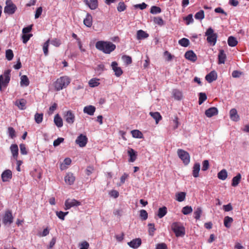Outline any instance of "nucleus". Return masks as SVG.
Wrapping results in <instances>:
<instances>
[{
  "label": "nucleus",
  "instance_id": "obj_1",
  "mask_svg": "<svg viewBox=\"0 0 249 249\" xmlns=\"http://www.w3.org/2000/svg\"><path fill=\"white\" fill-rule=\"evenodd\" d=\"M96 48L105 53L109 54L116 48V45L111 42L98 41L96 43Z\"/></svg>",
  "mask_w": 249,
  "mask_h": 249
},
{
  "label": "nucleus",
  "instance_id": "obj_2",
  "mask_svg": "<svg viewBox=\"0 0 249 249\" xmlns=\"http://www.w3.org/2000/svg\"><path fill=\"white\" fill-rule=\"evenodd\" d=\"M71 78L68 76H63L57 78L54 83V87L55 90L59 91L67 88L70 84Z\"/></svg>",
  "mask_w": 249,
  "mask_h": 249
},
{
  "label": "nucleus",
  "instance_id": "obj_3",
  "mask_svg": "<svg viewBox=\"0 0 249 249\" xmlns=\"http://www.w3.org/2000/svg\"><path fill=\"white\" fill-rule=\"evenodd\" d=\"M171 229L177 237H182L185 235V228L180 222L173 223L171 225Z\"/></svg>",
  "mask_w": 249,
  "mask_h": 249
},
{
  "label": "nucleus",
  "instance_id": "obj_4",
  "mask_svg": "<svg viewBox=\"0 0 249 249\" xmlns=\"http://www.w3.org/2000/svg\"><path fill=\"white\" fill-rule=\"evenodd\" d=\"M10 70L4 71L3 74L0 75V90L2 91V87L5 88L8 86L10 80Z\"/></svg>",
  "mask_w": 249,
  "mask_h": 249
},
{
  "label": "nucleus",
  "instance_id": "obj_5",
  "mask_svg": "<svg viewBox=\"0 0 249 249\" xmlns=\"http://www.w3.org/2000/svg\"><path fill=\"white\" fill-rule=\"evenodd\" d=\"M205 36H207V41L211 45L214 46L217 40V35L214 33L213 30L211 28H209L205 32Z\"/></svg>",
  "mask_w": 249,
  "mask_h": 249
},
{
  "label": "nucleus",
  "instance_id": "obj_6",
  "mask_svg": "<svg viewBox=\"0 0 249 249\" xmlns=\"http://www.w3.org/2000/svg\"><path fill=\"white\" fill-rule=\"evenodd\" d=\"M17 7L13 3L11 0H6V6L4 8V12L9 15H12L15 13Z\"/></svg>",
  "mask_w": 249,
  "mask_h": 249
},
{
  "label": "nucleus",
  "instance_id": "obj_7",
  "mask_svg": "<svg viewBox=\"0 0 249 249\" xmlns=\"http://www.w3.org/2000/svg\"><path fill=\"white\" fill-rule=\"evenodd\" d=\"M179 158L183 161L185 164H188L190 162V155L189 153L184 150L178 149L177 151Z\"/></svg>",
  "mask_w": 249,
  "mask_h": 249
},
{
  "label": "nucleus",
  "instance_id": "obj_8",
  "mask_svg": "<svg viewBox=\"0 0 249 249\" xmlns=\"http://www.w3.org/2000/svg\"><path fill=\"white\" fill-rule=\"evenodd\" d=\"M14 217L11 211L8 210L5 212L2 218V222L5 225H10L13 222Z\"/></svg>",
  "mask_w": 249,
  "mask_h": 249
},
{
  "label": "nucleus",
  "instance_id": "obj_9",
  "mask_svg": "<svg viewBox=\"0 0 249 249\" xmlns=\"http://www.w3.org/2000/svg\"><path fill=\"white\" fill-rule=\"evenodd\" d=\"M64 118L66 122L69 124H72L75 121L74 114L71 110L64 113Z\"/></svg>",
  "mask_w": 249,
  "mask_h": 249
},
{
  "label": "nucleus",
  "instance_id": "obj_10",
  "mask_svg": "<svg viewBox=\"0 0 249 249\" xmlns=\"http://www.w3.org/2000/svg\"><path fill=\"white\" fill-rule=\"evenodd\" d=\"M81 205V202L77 201L76 199H68L65 201V209L68 210L72 207L78 206H80Z\"/></svg>",
  "mask_w": 249,
  "mask_h": 249
},
{
  "label": "nucleus",
  "instance_id": "obj_11",
  "mask_svg": "<svg viewBox=\"0 0 249 249\" xmlns=\"http://www.w3.org/2000/svg\"><path fill=\"white\" fill-rule=\"evenodd\" d=\"M88 142V138L86 136L80 134L76 139L75 142L80 147H83L86 146Z\"/></svg>",
  "mask_w": 249,
  "mask_h": 249
},
{
  "label": "nucleus",
  "instance_id": "obj_12",
  "mask_svg": "<svg viewBox=\"0 0 249 249\" xmlns=\"http://www.w3.org/2000/svg\"><path fill=\"white\" fill-rule=\"evenodd\" d=\"M118 63L116 61H113L111 63V67L115 72V75L117 77H120L123 74V71L121 67L118 66Z\"/></svg>",
  "mask_w": 249,
  "mask_h": 249
},
{
  "label": "nucleus",
  "instance_id": "obj_13",
  "mask_svg": "<svg viewBox=\"0 0 249 249\" xmlns=\"http://www.w3.org/2000/svg\"><path fill=\"white\" fill-rule=\"evenodd\" d=\"M12 178V173L10 170H6L1 174V179L3 182L8 181Z\"/></svg>",
  "mask_w": 249,
  "mask_h": 249
},
{
  "label": "nucleus",
  "instance_id": "obj_14",
  "mask_svg": "<svg viewBox=\"0 0 249 249\" xmlns=\"http://www.w3.org/2000/svg\"><path fill=\"white\" fill-rule=\"evenodd\" d=\"M184 56L186 59L195 62L197 60V56L193 51H188L185 53Z\"/></svg>",
  "mask_w": 249,
  "mask_h": 249
},
{
  "label": "nucleus",
  "instance_id": "obj_15",
  "mask_svg": "<svg viewBox=\"0 0 249 249\" xmlns=\"http://www.w3.org/2000/svg\"><path fill=\"white\" fill-rule=\"evenodd\" d=\"M230 117L231 120L234 122H237L240 120V117L237 113V111L235 108H232L230 111Z\"/></svg>",
  "mask_w": 249,
  "mask_h": 249
},
{
  "label": "nucleus",
  "instance_id": "obj_16",
  "mask_svg": "<svg viewBox=\"0 0 249 249\" xmlns=\"http://www.w3.org/2000/svg\"><path fill=\"white\" fill-rule=\"evenodd\" d=\"M217 77V73L214 71H213L206 75L205 79L209 83H210L213 81L216 80Z\"/></svg>",
  "mask_w": 249,
  "mask_h": 249
},
{
  "label": "nucleus",
  "instance_id": "obj_17",
  "mask_svg": "<svg viewBox=\"0 0 249 249\" xmlns=\"http://www.w3.org/2000/svg\"><path fill=\"white\" fill-rule=\"evenodd\" d=\"M205 114L207 117L210 118L218 114V110L216 107H212L205 111Z\"/></svg>",
  "mask_w": 249,
  "mask_h": 249
},
{
  "label": "nucleus",
  "instance_id": "obj_18",
  "mask_svg": "<svg viewBox=\"0 0 249 249\" xmlns=\"http://www.w3.org/2000/svg\"><path fill=\"white\" fill-rule=\"evenodd\" d=\"M142 244L141 239L139 238L133 239L128 243V245L132 248L137 249Z\"/></svg>",
  "mask_w": 249,
  "mask_h": 249
},
{
  "label": "nucleus",
  "instance_id": "obj_19",
  "mask_svg": "<svg viewBox=\"0 0 249 249\" xmlns=\"http://www.w3.org/2000/svg\"><path fill=\"white\" fill-rule=\"evenodd\" d=\"M84 1L91 10H95L98 7L97 0H84Z\"/></svg>",
  "mask_w": 249,
  "mask_h": 249
},
{
  "label": "nucleus",
  "instance_id": "obj_20",
  "mask_svg": "<svg viewBox=\"0 0 249 249\" xmlns=\"http://www.w3.org/2000/svg\"><path fill=\"white\" fill-rule=\"evenodd\" d=\"M83 23L88 27H91L92 25V17L90 14H87L86 18L84 19Z\"/></svg>",
  "mask_w": 249,
  "mask_h": 249
},
{
  "label": "nucleus",
  "instance_id": "obj_21",
  "mask_svg": "<svg viewBox=\"0 0 249 249\" xmlns=\"http://www.w3.org/2000/svg\"><path fill=\"white\" fill-rule=\"evenodd\" d=\"M226 54L225 53V52L223 50H220L218 55V63L219 64H224L226 59Z\"/></svg>",
  "mask_w": 249,
  "mask_h": 249
},
{
  "label": "nucleus",
  "instance_id": "obj_22",
  "mask_svg": "<svg viewBox=\"0 0 249 249\" xmlns=\"http://www.w3.org/2000/svg\"><path fill=\"white\" fill-rule=\"evenodd\" d=\"M95 107L89 105L85 107L84 108L83 111L84 113L88 114L89 115H93L95 111Z\"/></svg>",
  "mask_w": 249,
  "mask_h": 249
},
{
  "label": "nucleus",
  "instance_id": "obj_23",
  "mask_svg": "<svg viewBox=\"0 0 249 249\" xmlns=\"http://www.w3.org/2000/svg\"><path fill=\"white\" fill-rule=\"evenodd\" d=\"M127 153L130 157L129 161L134 162L135 161L137 157V152L132 148H130L128 150Z\"/></svg>",
  "mask_w": 249,
  "mask_h": 249
},
{
  "label": "nucleus",
  "instance_id": "obj_24",
  "mask_svg": "<svg viewBox=\"0 0 249 249\" xmlns=\"http://www.w3.org/2000/svg\"><path fill=\"white\" fill-rule=\"evenodd\" d=\"M75 180V177L72 173H68L65 177V181L66 183L71 185Z\"/></svg>",
  "mask_w": 249,
  "mask_h": 249
},
{
  "label": "nucleus",
  "instance_id": "obj_25",
  "mask_svg": "<svg viewBox=\"0 0 249 249\" xmlns=\"http://www.w3.org/2000/svg\"><path fill=\"white\" fill-rule=\"evenodd\" d=\"M15 105L17 106L19 109L23 110L25 108L26 101L24 99H20L16 101Z\"/></svg>",
  "mask_w": 249,
  "mask_h": 249
},
{
  "label": "nucleus",
  "instance_id": "obj_26",
  "mask_svg": "<svg viewBox=\"0 0 249 249\" xmlns=\"http://www.w3.org/2000/svg\"><path fill=\"white\" fill-rule=\"evenodd\" d=\"M10 150L14 159L17 160L18 154V145L16 144H12L10 146Z\"/></svg>",
  "mask_w": 249,
  "mask_h": 249
},
{
  "label": "nucleus",
  "instance_id": "obj_27",
  "mask_svg": "<svg viewBox=\"0 0 249 249\" xmlns=\"http://www.w3.org/2000/svg\"><path fill=\"white\" fill-rule=\"evenodd\" d=\"M149 36V35L142 30H138L137 32V38L138 40L145 39Z\"/></svg>",
  "mask_w": 249,
  "mask_h": 249
},
{
  "label": "nucleus",
  "instance_id": "obj_28",
  "mask_svg": "<svg viewBox=\"0 0 249 249\" xmlns=\"http://www.w3.org/2000/svg\"><path fill=\"white\" fill-rule=\"evenodd\" d=\"M172 94L174 98L177 100H180L183 98L182 92L178 89H174L173 90Z\"/></svg>",
  "mask_w": 249,
  "mask_h": 249
},
{
  "label": "nucleus",
  "instance_id": "obj_29",
  "mask_svg": "<svg viewBox=\"0 0 249 249\" xmlns=\"http://www.w3.org/2000/svg\"><path fill=\"white\" fill-rule=\"evenodd\" d=\"M241 179V175L238 173L235 177H233L232 179L231 185L233 187L237 186Z\"/></svg>",
  "mask_w": 249,
  "mask_h": 249
},
{
  "label": "nucleus",
  "instance_id": "obj_30",
  "mask_svg": "<svg viewBox=\"0 0 249 249\" xmlns=\"http://www.w3.org/2000/svg\"><path fill=\"white\" fill-rule=\"evenodd\" d=\"M54 123L58 127H61L63 126L62 119L58 114L55 115L54 117Z\"/></svg>",
  "mask_w": 249,
  "mask_h": 249
},
{
  "label": "nucleus",
  "instance_id": "obj_31",
  "mask_svg": "<svg viewBox=\"0 0 249 249\" xmlns=\"http://www.w3.org/2000/svg\"><path fill=\"white\" fill-rule=\"evenodd\" d=\"M200 171V164L198 163H196L193 167V176L195 178H197L199 176V172Z\"/></svg>",
  "mask_w": 249,
  "mask_h": 249
},
{
  "label": "nucleus",
  "instance_id": "obj_32",
  "mask_svg": "<svg viewBox=\"0 0 249 249\" xmlns=\"http://www.w3.org/2000/svg\"><path fill=\"white\" fill-rule=\"evenodd\" d=\"M167 213V208L165 206H163L159 209L157 215L160 218H161L166 214Z\"/></svg>",
  "mask_w": 249,
  "mask_h": 249
},
{
  "label": "nucleus",
  "instance_id": "obj_33",
  "mask_svg": "<svg viewBox=\"0 0 249 249\" xmlns=\"http://www.w3.org/2000/svg\"><path fill=\"white\" fill-rule=\"evenodd\" d=\"M149 114L153 118H154L157 124H158L159 122L162 119L161 116L160 115V113L158 112H150L149 113Z\"/></svg>",
  "mask_w": 249,
  "mask_h": 249
},
{
  "label": "nucleus",
  "instance_id": "obj_34",
  "mask_svg": "<svg viewBox=\"0 0 249 249\" xmlns=\"http://www.w3.org/2000/svg\"><path fill=\"white\" fill-rule=\"evenodd\" d=\"M238 41L236 38L232 36H230L228 39V44L231 47H235L237 45Z\"/></svg>",
  "mask_w": 249,
  "mask_h": 249
},
{
  "label": "nucleus",
  "instance_id": "obj_35",
  "mask_svg": "<svg viewBox=\"0 0 249 249\" xmlns=\"http://www.w3.org/2000/svg\"><path fill=\"white\" fill-rule=\"evenodd\" d=\"M186 193L179 192L176 194V200L178 202H182L185 199Z\"/></svg>",
  "mask_w": 249,
  "mask_h": 249
},
{
  "label": "nucleus",
  "instance_id": "obj_36",
  "mask_svg": "<svg viewBox=\"0 0 249 249\" xmlns=\"http://www.w3.org/2000/svg\"><path fill=\"white\" fill-rule=\"evenodd\" d=\"M217 177L220 179L225 180L227 178V171L225 169L222 170L218 173Z\"/></svg>",
  "mask_w": 249,
  "mask_h": 249
},
{
  "label": "nucleus",
  "instance_id": "obj_37",
  "mask_svg": "<svg viewBox=\"0 0 249 249\" xmlns=\"http://www.w3.org/2000/svg\"><path fill=\"white\" fill-rule=\"evenodd\" d=\"M202 213V210L201 207H197L194 213V218L196 220H199Z\"/></svg>",
  "mask_w": 249,
  "mask_h": 249
},
{
  "label": "nucleus",
  "instance_id": "obj_38",
  "mask_svg": "<svg viewBox=\"0 0 249 249\" xmlns=\"http://www.w3.org/2000/svg\"><path fill=\"white\" fill-rule=\"evenodd\" d=\"M232 222L233 219L232 217L228 216L225 217L224 219V224L226 228H230L231 227V224Z\"/></svg>",
  "mask_w": 249,
  "mask_h": 249
},
{
  "label": "nucleus",
  "instance_id": "obj_39",
  "mask_svg": "<svg viewBox=\"0 0 249 249\" xmlns=\"http://www.w3.org/2000/svg\"><path fill=\"white\" fill-rule=\"evenodd\" d=\"M131 133L133 137L135 138H142L143 137L142 133L139 130L135 129L131 131Z\"/></svg>",
  "mask_w": 249,
  "mask_h": 249
},
{
  "label": "nucleus",
  "instance_id": "obj_40",
  "mask_svg": "<svg viewBox=\"0 0 249 249\" xmlns=\"http://www.w3.org/2000/svg\"><path fill=\"white\" fill-rule=\"evenodd\" d=\"M99 79L96 78H92L89 82V85L90 87H95L99 85Z\"/></svg>",
  "mask_w": 249,
  "mask_h": 249
},
{
  "label": "nucleus",
  "instance_id": "obj_41",
  "mask_svg": "<svg viewBox=\"0 0 249 249\" xmlns=\"http://www.w3.org/2000/svg\"><path fill=\"white\" fill-rule=\"evenodd\" d=\"M5 57L8 61L12 60L14 57L13 51L11 49L7 50L5 52Z\"/></svg>",
  "mask_w": 249,
  "mask_h": 249
},
{
  "label": "nucleus",
  "instance_id": "obj_42",
  "mask_svg": "<svg viewBox=\"0 0 249 249\" xmlns=\"http://www.w3.org/2000/svg\"><path fill=\"white\" fill-rule=\"evenodd\" d=\"M181 212L184 214L187 215L193 212V209L191 206H186L182 208Z\"/></svg>",
  "mask_w": 249,
  "mask_h": 249
},
{
  "label": "nucleus",
  "instance_id": "obj_43",
  "mask_svg": "<svg viewBox=\"0 0 249 249\" xmlns=\"http://www.w3.org/2000/svg\"><path fill=\"white\" fill-rule=\"evenodd\" d=\"M29 84V81L28 78L26 75H22L21 77L20 85L21 86H27Z\"/></svg>",
  "mask_w": 249,
  "mask_h": 249
},
{
  "label": "nucleus",
  "instance_id": "obj_44",
  "mask_svg": "<svg viewBox=\"0 0 249 249\" xmlns=\"http://www.w3.org/2000/svg\"><path fill=\"white\" fill-rule=\"evenodd\" d=\"M204 16L205 15L204 11L201 10L195 14V18L196 19L202 20L204 18Z\"/></svg>",
  "mask_w": 249,
  "mask_h": 249
},
{
  "label": "nucleus",
  "instance_id": "obj_45",
  "mask_svg": "<svg viewBox=\"0 0 249 249\" xmlns=\"http://www.w3.org/2000/svg\"><path fill=\"white\" fill-rule=\"evenodd\" d=\"M189 40L186 38H182L178 41V43L183 47H187L189 45Z\"/></svg>",
  "mask_w": 249,
  "mask_h": 249
},
{
  "label": "nucleus",
  "instance_id": "obj_46",
  "mask_svg": "<svg viewBox=\"0 0 249 249\" xmlns=\"http://www.w3.org/2000/svg\"><path fill=\"white\" fill-rule=\"evenodd\" d=\"M43 113H36L35 115V120L37 124H40L42 122L43 120Z\"/></svg>",
  "mask_w": 249,
  "mask_h": 249
},
{
  "label": "nucleus",
  "instance_id": "obj_47",
  "mask_svg": "<svg viewBox=\"0 0 249 249\" xmlns=\"http://www.w3.org/2000/svg\"><path fill=\"white\" fill-rule=\"evenodd\" d=\"M148 226L149 227V229H148L149 234L150 236H153L154 234V232L156 231L154 224L149 223L148 224Z\"/></svg>",
  "mask_w": 249,
  "mask_h": 249
},
{
  "label": "nucleus",
  "instance_id": "obj_48",
  "mask_svg": "<svg viewBox=\"0 0 249 249\" xmlns=\"http://www.w3.org/2000/svg\"><path fill=\"white\" fill-rule=\"evenodd\" d=\"M207 99V96L205 93L200 92L199 94V105L202 104Z\"/></svg>",
  "mask_w": 249,
  "mask_h": 249
},
{
  "label": "nucleus",
  "instance_id": "obj_49",
  "mask_svg": "<svg viewBox=\"0 0 249 249\" xmlns=\"http://www.w3.org/2000/svg\"><path fill=\"white\" fill-rule=\"evenodd\" d=\"M161 11L160 8L156 6H152L150 9V13L153 14L160 13Z\"/></svg>",
  "mask_w": 249,
  "mask_h": 249
},
{
  "label": "nucleus",
  "instance_id": "obj_50",
  "mask_svg": "<svg viewBox=\"0 0 249 249\" xmlns=\"http://www.w3.org/2000/svg\"><path fill=\"white\" fill-rule=\"evenodd\" d=\"M50 39L47 40L43 45V50L45 55H47L48 54V47L49 45Z\"/></svg>",
  "mask_w": 249,
  "mask_h": 249
},
{
  "label": "nucleus",
  "instance_id": "obj_51",
  "mask_svg": "<svg viewBox=\"0 0 249 249\" xmlns=\"http://www.w3.org/2000/svg\"><path fill=\"white\" fill-rule=\"evenodd\" d=\"M8 132L9 136L11 139H14L16 137V131L13 127H9L8 128Z\"/></svg>",
  "mask_w": 249,
  "mask_h": 249
},
{
  "label": "nucleus",
  "instance_id": "obj_52",
  "mask_svg": "<svg viewBox=\"0 0 249 249\" xmlns=\"http://www.w3.org/2000/svg\"><path fill=\"white\" fill-rule=\"evenodd\" d=\"M69 213L68 212H63L62 211H59V212H56V215L58 216V217L61 219V220H64L65 216L68 214Z\"/></svg>",
  "mask_w": 249,
  "mask_h": 249
},
{
  "label": "nucleus",
  "instance_id": "obj_53",
  "mask_svg": "<svg viewBox=\"0 0 249 249\" xmlns=\"http://www.w3.org/2000/svg\"><path fill=\"white\" fill-rule=\"evenodd\" d=\"M126 8V6L123 1L120 2L117 7V10L120 12L124 11Z\"/></svg>",
  "mask_w": 249,
  "mask_h": 249
},
{
  "label": "nucleus",
  "instance_id": "obj_54",
  "mask_svg": "<svg viewBox=\"0 0 249 249\" xmlns=\"http://www.w3.org/2000/svg\"><path fill=\"white\" fill-rule=\"evenodd\" d=\"M140 216L142 220H145L148 218V213L144 210H141L140 211Z\"/></svg>",
  "mask_w": 249,
  "mask_h": 249
},
{
  "label": "nucleus",
  "instance_id": "obj_55",
  "mask_svg": "<svg viewBox=\"0 0 249 249\" xmlns=\"http://www.w3.org/2000/svg\"><path fill=\"white\" fill-rule=\"evenodd\" d=\"M122 59L126 65H129L132 63V58L128 55H123Z\"/></svg>",
  "mask_w": 249,
  "mask_h": 249
},
{
  "label": "nucleus",
  "instance_id": "obj_56",
  "mask_svg": "<svg viewBox=\"0 0 249 249\" xmlns=\"http://www.w3.org/2000/svg\"><path fill=\"white\" fill-rule=\"evenodd\" d=\"M154 22L155 23L159 25L162 26L164 24V21L162 18L160 17H156L154 18Z\"/></svg>",
  "mask_w": 249,
  "mask_h": 249
},
{
  "label": "nucleus",
  "instance_id": "obj_57",
  "mask_svg": "<svg viewBox=\"0 0 249 249\" xmlns=\"http://www.w3.org/2000/svg\"><path fill=\"white\" fill-rule=\"evenodd\" d=\"M51 44L55 47H58L61 44V41L57 38H54L51 41Z\"/></svg>",
  "mask_w": 249,
  "mask_h": 249
},
{
  "label": "nucleus",
  "instance_id": "obj_58",
  "mask_svg": "<svg viewBox=\"0 0 249 249\" xmlns=\"http://www.w3.org/2000/svg\"><path fill=\"white\" fill-rule=\"evenodd\" d=\"M184 20H186L187 25H189L190 23L193 22L194 19L193 18L192 14L188 15L184 18Z\"/></svg>",
  "mask_w": 249,
  "mask_h": 249
},
{
  "label": "nucleus",
  "instance_id": "obj_59",
  "mask_svg": "<svg viewBox=\"0 0 249 249\" xmlns=\"http://www.w3.org/2000/svg\"><path fill=\"white\" fill-rule=\"evenodd\" d=\"M33 36L32 34H24L22 36V41L24 43H26L30 39V37Z\"/></svg>",
  "mask_w": 249,
  "mask_h": 249
},
{
  "label": "nucleus",
  "instance_id": "obj_60",
  "mask_svg": "<svg viewBox=\"0 0 249 249\" xmlns=\"http://www.w3.org/2000/svg\"><path fill=\"white\" fill-rule=\"evenodd\" d=\"M20 153L22 155H26L27 154V151L26 150L25 144L21 143L19 145Z\"/></svg>",
  "mask_w": 249,
  "mask_h": 249
},
{
  "label": "nucleus",
  "instance_id": "obj_61",
  "mask_svg": "<svg viewBox=\"0 0 249 249\" xmlns=\"http://www.w3.org/2000/svg\"><path fill=\"white\" fill-rule=\"evenodd\" d=\"M209 167V163L208 160H205L202 163V170L206 171Z\"/></svg>",
  "mask_w": 249,
  "mask_h": 249
},
{
  "label": "nucleus",
  "instance_id": "obj_62",
  "mask_svg": "<svg viewBox=\"0 0 249 249\" xmlns=\"http://www.w3.org/2000/svg\"><path fill=\"white\" fill-rule=\"evenodd\" d=\"M64 139L63 138H58L55 140L53 142V144L54 146H58L61 142H63Z\"/></svg>",
  "mask_w": 249,
  "mask_h": 249
},
{
  "label": "nucleus",
  "instance_id": "obj_63",
  "mask_svg": "<svg viewBox=\"0 0 249 249\" xmlns=\"http://www.w3.org/2000/svg\"><path fill=\"white\" fill-rule=\"evenodd\" d=\"M156 249H167V246L165 243H160L156 245Z\"/></svg>",
  "mask_w": 249,
  "mask_h": 249
},
{
  "label": "nucleus",
  "instance_id": "obj_64",
  "mask_svg": "<svg viewBox=\"0 0 249 249\" xmlns=\"http://www.w3.org/2000/svg\"><path fill=\"white\" fill-rule=\"evenodd\" d=\"M81 247L80 249H88L89 248V244L87 241H84L80 244Z\"/></svg>",
  "mask_w": 249,
  "mask_h": 249
}]
</instances>
